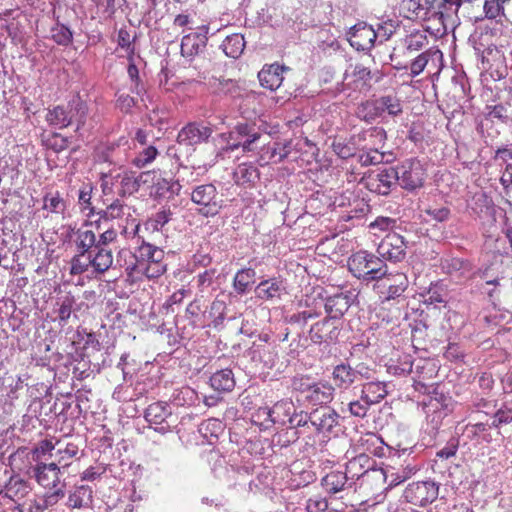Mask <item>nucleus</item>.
I'll return each mask as SVG.
<instances>
[{
    "mask_svg": "<svg viewBox=\"0 0 512 512\" xmlns=\"http://www.w3.org/2000/svg\"><path fill=\"white\" fill-rule=\"evenodd\" d=\"M397 183L406 190H415L423 185L424 169L419 160L408 159L395 167Z\"/></svg>",
    "mask_w": 512,
    "mask_h": 512,
    "instance_id": "5",
    "label": "nucleus"
},
{
    "mask_svg": "<svg viewBox=\"0 0 512 512\" xmlns=\"http://www.w3.org/2000/svg\"><path fill=\"white\" fill-rule=\"evenodd\" d=\"M158 253L160 254V259H164V251L162 249L143 239L139 247V256L136 257V262L152 263L156 260Z\"/></svg>",
    "mask_w": 512,
    "mask_h": 512,
    "instance_id": "41",
    "label": "nucleus"
},
{
    "mask_svg": "<svg viewBox=\"0 0 512 512\" xmlns=\"http://www.w3.org/2000/svg\"><path fill=\"white\" fill-rule=\"evenodd\" d=\"M339 334V322L329 317L314 323L309 330V337L315 344L333 343L337 340Z\"/></svg>",
    "mask_w": 512,
    "mask_h": 512,
    "instance_id": "11",
    "label": "nucleus"
},
{
    "mask_svg": "<svg viewBox=\"0 0 512 512\" xmlns=\"http://www.w3.org/2000/svg\"><path fill=\"white\" fill-rule=\"evenodd\" d=\"M288 70L289 68L279 64H271L264 67L258 73L261 86L270 90L278 89L284 80L283 72Z\"/></svg>",
    "mask_w": 512,
    "mask_h": 512,
    "instance_id": "22",
    "label": "nucleus"
},
{
    "mask_svg": "<svg viewBox=\"0 0 512 512\" xmlns=\"http://www.w3.org/2000/svg\"><path fill=\"white\" fill-rule=\"evenodd\" d=\"M503 0H483V10L485 17L495 19L500 15H504Z\"/></svg>",
    "mask_w": 512,
    "mask_h": 512,
    "instance_id": "52",
    "label": "nucleus"
},
{
    "mask_svg": "<svg viewBox=\"0 0 512 512\" xmlns=\"http://www.w3.org/2000/svg\"><path fill=\"white\" fill-rule=\"evenodd\" d=\"M445 6L446 0H402L400 11L407 19L427 22L426 30L444 34L447 30Z\"/></svg>",
    "mask_w": 512,
    "mask_h": 512,
    "instance_id": "1",
    "label": "nucleus"
},
{
    "mask_svg": "<svg viewBox=\"0 0 512 512\" xmlns=\"http://www.w3.org/2000/svg\"><path fill=\"white\" fill-rule=\"evenodd\" d=\"M233 179L238 185H251L259 179V172L253 164L242 163L235 169Z\"/></svg>",
    "mask_w": 512,
    "mask_h": 512,
    "instance_id": "36",
    "label": "nucleus"
},
{
    "mask_svg": "<svg viewBox=\"0 0 512 512\" xmlns=\"http://www.w3.org/2000/svg\"><path fill=\"white\" fill-rule=\"evenodd\" d=\"M380 438L374 433H365L362 434L355 444V450L359 452H364L365 454H376L377 449H381L380 447Z\"/></svg>",
    "mask_w": 512,
    "mask_h": 512,
    "instance_id": "40",
    "label": "nucleus"
},
{
    "mask_svg": "<svg viewBox=\"0 0 512 512\" xmlns=\"http://www.w3.org/2000/svg\"><path fill=\"white\" fill-rule=\"evenodd\" d=\"M65 497L64 485L56 487L35 498L29 504L28 512H45L57 505Z\"/></svg>",
    "mask_w": 512,
    "mask_h": 512,
    "instance_id": "20",
    "label": "nucleus"
},
{
    "mask_svg": "<svg viewBox=\"0 0 512 512\" xmlns=\"http://www.w3.org/2000/svg\"><path fill=\"white\" fill-rule=\"evenodd\" d=\"M347 473L340 470H333L321 479V486L328 494H337L351 486Z\"/></svg>",
    "mask_w": 512,
    "mask_h": 512,
    "instance_id": "25",
    "label": "nucleus"
},
{
    "mask_svg": "<svg viewBox=\"0 0 512 512\" xmlns=\"http://www.w3.org/2000/svg\"><path fill=\"white\" fill-rule=\"evenodd\" d=\"M348 41L358 51H366L373 48L376 41L374 28L364 22L357 23L348 32Z\"/></svg>",
    "mask_w": 512,
    "mask_h": 512,
    "instance_id": "14",
    "label": "nucleus"
},
{
    "mask_svg": "<svg viewBox=\"0 0 512 512\" xmlns=\"http://www.w3.org/2000/svg\"><path fill=\"white\" fill-rule=\"evenodd\" d=\"M386 385L383 382H368L362 387V399L366 400L370 405L379 403L387 396Z\"/></svg>",
    "mask_w": 512,
    "mask_h": 512,
    "instance_id": "34",
    "label": "nucleus"
},
{
    "mask_svg": "<svg viewBox=\"0 0 512 512\" xmlns=\"http://www.w3.org/2000/svg\"><path fill=\"white\" fill-rule=\"evenodd\" d=\"M93 502V490L89 485H75L69 491L66 506L70 509L89 508Z\"/></svg>",
    "mask_w": 512,
    "mask_h": 512,
    "instance_id": "21",
    "label": "nucleus"
},
{
    "mask_svg": "<svg viewBox=\"0 0 512 512\" xmlns=\"http://www.w3.org/2000/svg\"><path fill=\"white\" fill-rule=\"evenodd\" d=\"M74 303L75 299L70 295L65 296L61 300L58 308V320L61 325H65L69 320Z\"/></svg>",
    "mask_w": 512,
    "mask_h": 512,
    "instance_id": "50",
    "label": "nucleus"
},
{
    "mask_svg": "<svg viewBox=\"0 0 512 512\" xmlns=\"http://www.w3.org/2000/svg\"><path fill=\"white\" fill-rule=\"evenodd\" d=\"M427 45L428 37L425 31H414L405 38V47L411 53L417 52Z\"/></svg>",
    "mask_w": 512,
    "mask_h": 512,
    "instance_id": "44",
    "label": "nucleus"
},
{
    "mask_svg": "<svg viewBox=\"0 0 512 512\" xmlns=\"http://www.w3.org/2000/svg\"><path fill=\"white\" fill-rule=\"evenodd\" d=\"M158 151L154 146L145 147L133 160V163L138 168H143L155 160Z\"/></svg>",
    "mask_w": 512,
    "mask_h": 512,
    "instance_id": "51",
    "label": "nucleus"
},
{
    "mask_svg": "<svg viewBox=\"0 0 512 512\" xmlns=\"http://www.w3.org/2000/svg\"><path fill=\"white\" fill-rule=\"evenodd\" d=\"M77 246L81 249V252L89 253L91 250H94L95 246H100L99 243L96 244V236L93 231H78L77 237Z\"/></svg>",
    "mask_w": 512,
    "mask_h": 512,
    "instance_id": "49",
    "label": "nucleus"
},
{
    "mask_svg": "<svg viewBox=\"0 0 512 512\" xmlns=\"http://www.w3.org/2000/svg\"><path fill=\"white\" fill-rule=\"evenodd\" d=\"M370 406L371 405L361 397L360 400H355L349 403V411L351 415L363 418L366 416Z\"/></svg>",
    "mask_w": 512,
    "mask_h": 512,
    "instance_id": "60",
    "label": "nucleus"
},
{
    "mask_svg": "<svg viewBox=\"0 0 512 512\" xmlns=\"http://www.w3.org/2000/svg\"><path fill=\"white\" fill-rule=\"evenodd\" d=\"M289 426L291 428H312V426L310 425L309 414L303 411H300L299 413L295 411L291 417V420L289 421Z\"/></svg>",
    "mask_w": 512,
    "mask_h": 512,
    "instance_id": "61",
    "label": "nucleus"
},
{
    "mask_svg": "<svg viewBox=\"0 0 512 512\" xmlns=\"http://www.w3.org/2000/svg\"><path fill=\"white\" fill-rule=\"evenodd\" d=\"M154 180V174L152 172H143L139 176L134 177L125 175L116 177L117 193L120 196L132 195L137 192L142 184H146Z\"/></svg>",
    "mask_w": 512,
    "mask_h": 512,
    "instance_id": "18",
    "label": "nucleus"
},
{
    "mask_svg": "<svg viewBox=\"0 0 512 512\" xmlns=\"http://www.w3.org/2000/svg\"><path fill=\"white\" fill-rule=\"evenodd\" d=\"M224 53L231 58H238L244 51L245 40L243 35L235 33L227 36L222 43Z\"/></svg>",
    "mask_w": 512,
    "mask_h": 512,
    "instance_id": "39",
    "label": "nucleus"
},
{
    "mask_svg": "<svg viewBox=\"0 0 512 512\" xmlns=\"http://www.w3.org/2000/svg\"><path fill=\"white\" fill-rule=\"evenodd\" d=\"M371 80V71L362 64L351 66V70H346L344 76L346 84L354 89H362L368 86Z\"/></svg>",
    "mask_w": 512,
    "mask_h": 512,
    "instance_id": "28",
    "label": "nucleus"
},
{
    "mask_svg": "<svg viewBox=\"0 0 512 512\" xmlns=\"http://www.w3.org/2000/svg\"><path fill=\"white\" fill-rule=\"evenodd\" d=\"M172 415L171 407L167 402L157 401L150 404L145 410V419L150 425L162 426L166 423L167 418Z\"/></svg>",
    "mask_w": 512,
    "mask_h": 512,
    "instance_id": "26",
    "label": "nucleus"
},
{
    "mask_svg": "<svg viewBox=\"0 0 512 512\" xmlns=\"http://www.w3.org/2000/svg\"><path fill=\"white\" fill-rule=\"evenodd\" d=\"M395 30L396 26L392 21L378 24L377 29H374L376 40L378 39L380 43L387 41L395 33Z\"/></svg>",
    "mask_w": 512,
    "mask_h": 512,
    "instance_id": "57",
    "label": "nucleus"
},
{
    "mask_svg": "<svg viewBox=\"0 0 512 512\" xmlns=\"http://www.w3.org/2000/svg\"><path fill=\"white\" fill-rule=\"evenodd\" d=\"M31 491L32 485L29 481L21 478L19 475H12L5 484L4 493L0 492V495L18 502L28 496Z\"/></svg>",
    "mask_w": 512,
    "mask_h": 512,
    "instance_id": "19",
    "label": "nucleus"
},
{
    "mask_svg": "<svg viewBox=\"0 0 512 512\" xmlns=\"http://www.w3.org/2000/svg\"><path fill=\"white\" fill-rule=\"evenodd\" d=\"M52 38L60 45H68L72 41V32L64 25H57L52 30Z\"/></svg>",
    "mask_w": 512,
    "mask_h": 512,
    "instance_id": "55",
    "label": "nucleus"
},
{
    "mask_svg": "<svg viewBox=\"0 0 512 512\" xmlns=\"http://www.w3.org/2000/svg\"><path fill=\"white\" fill-rule=\"evenodd\" d=\"M381 104L383 108L393 116H396L402 112L401 103L398 99L392 96H385L381 98Z\"/></svg>",
    "mask_w": 512,
    "mask_h": 512,
    "instance_id": "62",
    "label": "nucleus"
},
{
    "mask_svg": "<svg viewBox=\"0 0 512 512\" xmlns=\"http://www.w3.org/2000/svg\"><path fill=\"white\" fill-rule=\"evenodd\" d=\"M377 252L390 261H401L406 255V244L403 236L396 232L388 233L378 244Z\"/></svg>",
    "mask_w": 512,
    "mask_h": 512,
    "instance_id": "10",
    "label": "nucleus"
},
{
    "mask_svg": "<svg viewBox=\"0 0 512 512\" xmlns=\"http://www.w3.org/2000/svg\"><path fill=\"white\" fill-rule=\"evenodd\" d=\"M332 379L336 387L347 389L354 383L356 372L349 365L340 364L334 368Z\"/></svg>",
    "mask_w": 512,
    "mask_h": 512,
    "instance_id": "35",
    "label": "nucleus"
},
{
    "mask_svg": "<svg viewBox=\"0 0 512 512\" xmlns=\"http://www.w3.org/2000/svg\"><path fill=\"white\" fill-rule=\"evenodd\" d=\"M421 216L427 222H444L449 220L450 210L444 206H430L421 210Z\"/></svg>",
    "mask_w": 512,
    "mask_h": 512,
    "instance_id": "45",
    "label": "nucleus"
},
{
    "mask_svg": "<svg viewBox=\"0 0 512 512\" xmlns=\"http://www.w3.org/2000/svg\"><path fill=\"white\" fill-rule=\"evenodd\" d=\"M256 272L251 268L238 271L234 277V288L239 293H244L254 283Z\"/></svg>",
    "mask_w": 512,
    "mask_h": 512,
    "instance_id": "43",
    "label": "nucleus"
},
{
    "mask_svg": "<svg viewBox=\"0 0 512 512\" xmlns=\"http://www.w3.org/2000/svg\"><path fill=\"white\" fill-rule=\"evenodd\" d=\"M326 294L324 308L328 315L327 317L339 322L340 318L351 306L355 295L352 291L344 290L343 288L333 294H328L326 291Z\"/></svg>",
    "mask_w": 512,
    "mask_h": 512,
    "instance_id": "8",
    "label": "nucleus"
},
{
    "mask_svg": "<svg viewBox=\"0 0 512 512\" xmlns=\"http://www.w3.org/2000/svg\"><path fill=\"white\" fill-rule=\"evenodd\" d=\"M135 104V99L129 94L117 93L116 107L122 112L129 113Z\"/></svg>",
    "mask_w": 512,
    "mask_h": 512,
    "instance_id": "63",
    "label": "nucleus"
},
{
    "mask_svg": "<svg viewBox=\"0 0 512 512\" xmlns=\"http://www.w3.org/2000/svg\"><path fill=\"white\" fill-rule=\"evenodd\" d=\"M128 76L131 80V87L130 90L132 93H135L137 95H141L144 92V86L140 81L139 78V71L136 65L133 62H130L128 69Z\"/></svg>",
    "mask_w": 512,
    "mask_h": 512,
    "instance_id": "54",
    "label": "nucleus"
},
{
    "mask_svg": "<svg viewBox=\"0 0 512 512\" xmlns=\"http://www.w3.org/2000/svg\"><path fill=\"white\" fill-rule=\"evenodd\" d=\"M68 114L71 118V124L73 122L77 123V129L85 124L86 117L88 114V106L85 101H83L80 97H74L68 103Z\"/></svg>",
    "mask_w": 512,
    "mask_h": 512,
    "instance_id": "37",
    "label": "nucleus"
},
{
    "mask_svg": "<svg viewBox=\"0 0 512 512\" xmlns=\"http://www.w3.org/2000/svg\"><path fill=\"white\" fill-rule=\"evenodd\" d=\"M91 267L90 253L81 252L80 254L73 257L71 261L70 273L72 275L82 274Z\"/></svg>",
    "mask_w": 512,
    "mask_h": 512,
    "instance_id": "48",
    "label": "nucleus"
},
{
    "mask_svg": "<svg viewBox=\"0 0 512 512\" xmlns=\"http://www.w3.org/2000/svg\"><path fill=\"white\" fill-rule=\"evenodd\" d=\"M207 43V37L201 33H190L182 38L181 54L192 60L203 51Z\"/></svg>",
    "mask_w": 512,
    "mask_h": 512,
    "instance_id": "27",
    "label": "nucleus"
},
{
    "mask_svg": "<svg viewBox=\"0 0 512 512\" xmlns=\"http://www.w3.org/2000/svg\"><path fill=\"white\" fill-rule=\"evenodd\" d=\"M334 388L331 385L313 384L307 394V400L313 405L328 404L333 400Z\"/></svg>",
    "mask_w": 512,
    "mask_h": 512,
    "instance_id": "33",
    "label": "nucleus"
},
{
    "mask_svg": "<svg viewBox=\"0 0 512 512\" xmlns=\"http://www.w3.org/2000/svg\"><path fill=\"white\" fill-rule=\"evenodd\" d=\"M396 183L397 172H395V167L379 169L366 179L367 188L379 195H388Z\"/></svg>",
    "mask_w": 512,
    "mask_h": 512,
    "instance_id": "12",
    "label": "nucleus"
},
{
    "mask_svg": "<svg viewBox=\"0 0 512 512\" xmlns=\"http://www.w3.org/2000/svg\"><path fill=\"white\" fill-rule=\"evenodd\" d=\"M260 139V134L253 132L247 124H239L229 133V140L224 151H234L242 147L243 151H253L254 144Z\"/></svg>",
    "mask_w": 512,
    "mask_h": 512,
    "instance_id": "9",
    "label": "nucleus"
},
{
    "mask_svg": "<svg viewBox=\"0 0 512 512\" xmlns=\"http://www.w3.org/2000/svg\"><path fill=\"white\" fill-rule=\"evenodd\" d=\"M431 51H425L418 55L411 63L410 70L413 77L423 72L429 61Z\"/></svg>",
    "mask_w": 512,
    "mask_h": 512,
    "instance_id": "58",
    "label": "nucleus"
},
{
    "mask_svg": "<svg viewBox=\"0 0 512 512\" xmlns=\"http://www.w3.org/2000/svg\"><path fill=\"white\" fill-rule=\"evenodd\" d=\"M284 291L283 281L275 277L261 281L255 289L256 297L265 301L280 299Z\"/></svg>",
    "mask_w": 512,
    "mask_h": 512,
    "instance_id": "24",
    "label": "nucleus"
},
{
    "mask_svg": "<svg viewBox=\"0 0 512 512\" xmlns=\"http://www.w3.org/2000/svg\"><path fill=\"white\" fill-rule=\"evenodd\" d=\"M211 387L218 392H229L235 386L234 374L231 369H221L210 377Z\"/></svg>",
    "mask_w": 512,
    "mask_h": 512,
    "instance_id": "32",
    "label": "nucleus"
},
{
    "mask_svg": "<svg viewBox=\"0 0 512 512\" xmlns=\"http://www.w3.org/2000/svg\"><path fill=\"white\" fill-rule=\"evenodd\" d=\"M374 281L373 288L384 301L396 299L408 286V279L404 273H387L386 269H382Z\"/></svg>",
    "mask_w": 512,
    "mask_h": 512,
    "instance_id": "3",
    "label": "nucleus"
},
{
    "mask_svg": "<svg viewBox=\"0 0 512 512\" xmlns=\"http://www.w3.org/2000/svg\"><path fill=\"white\" fill-rule=\"evenodd\" d=\"M46 120L50 125L59 129L65 128L71 124L68 110L62 106H56L50 110L46 116Z\"/></svg>",
    "mask_w": 512,
    "mask_h": 512,
    "instance_id": "42",
    "label": "nucleus"
},
{
    "mask_svg": "<svg viewBox=\"0 0 512 512\" xmlns=\"http://www.w3.org/2000/svg\"><path fill=\"white\" fill-rule=\"evenodd\" d=\"M31 452L26 447L18 448L9 456V465L13 471L29 473Z\"/></svg>",
    "mask_w": 512,
    "mask_h": 512,
    "instance_id": "38",
    "label": "nucleus"
},
{
    "mask_svg": "<svg viewBox=\"0 0 512 512\" xmlns=\"http://www.w3.org/2000/svg\"><path fill=\"white\" fill-rule=\"evenodd\" d=\"M217 196L218 193L213 184L199 185L191 192V200L201 206L199 212L206 217L219 213L221 205L217 201Z\"/></svg>",
    "mask_w": 512,
    "mask_h": 512,
    "instance_id": "6",
    "label": "nucleus"
},
{
    "mask_svg": "<svg viewBox=\"0 0 512 512\" xmlns=\"http://www.w3.org/2000/svg\"><path fill=\"white\" fill-rule=\"evenodd\" d=\"M272 412L269 407H260L252 414V422L261 430H267L273 426Z\"/></svg>",
    "mask_w": 512,
    "mask_h": 512,
    "instance_id": "47",
    "label": "nucleus"
},
{
    "mask_svg": "<svg viewBox=\"0 0 512 512\" xmlns=\"http://www.w3.org/2000/svg\"><path fill=\"white\" fill-rule=\"evenodd\" d=\"M310 425L318 435L324 437L339 427V415L330 408L315 409L309 414Z\"/></svg>",
    "mask_w": 512,
    "mask_h": 512,
    "instance_id": "7",
    "label": "nucleus"
},
{
    "mask_svg": "<svg viewBox=\"0 0 512 512\" xmlns=\"http://www.w3.org/2000/svg\"><path fill=\"white\" fill-rule=\"evenodd\" d=\"M328 509V501L325 497L315 495L310 497L306 502L307 512H326Z\"/></svg>",
    "mask_w": 512,
    "mask_h": 512,
    "instance_id": "56",
    "label": "nucleus"
},
{
    "mask_svg": "<svg viewBox=\"0 0 512 512\" xmlns=\"http://www.w3.org/2000/svg\"><path fill=\"white\" fill-rule=\"evenodd\" d=\"M181 185L177 181L158 177L153 181L150 195L155 198H170L179 193Z\"/></svg>",
    "mask_w": 512,
    "mask_h": 512,
    "instance_id": "31",
    "label": "nucleus"
},
{
    "mask_svg": "<svg viewBox=\"0 0 512 512\" xmlns=\"http://www.w3.org/2000/svg\"><path fill=\"white\" fill-rule=\"evenodd\" d=\"M91 194L92 186L89 183L83 184L78 191L79 205L81 206L83 212L88 210L86 213L87 216H90L93 212V209L90 207Z\"/></svg>",
    "mask_w": 512,
    "mask_h": 512,
    "instance_id": "53",
    "label": "nucleus"
},
{
    "mask_svg": "<svg viewBox=\"0 0 512 512\" xmlns=\"http://www.w3.org/2000/svg\"><path fill=\"white\" fill-rule=\"evenodd\" d=\"M33 477L36 482L47 490L59 487L61 482V470L58 464L39 462L32 467Z\"/></svg>",
    "mask_w": 512,
    "mask_h": 512,
    "instance_id": "13",
    "label": "nucleus"
},
{
    "mask_svg": "<svg viewBox=\"0 0 512 512\" xmlns=\"http://www.w3.org/2000/svg\"><path fill=\"white\" fill-rule=\"evenodd\" d=\"M212 134L210 127L200 123H189L178 133L177 142L186 146H193L205 142Z\"/></svg>",
    "mask_w": 512,
    "mask_h": 512,
    "instance_id": "15",
    "label": "nucleus"
},
{
    "mask_svg": "<svg viewBox=\"0 0 512 512\" xmlns=\"http://www.w3.org/2000/svg\"><path fill=\"white\" fill-rule=\"evenodd\" d=\"M510 422H512V409L505 407V408L499 409L495 413L494 420L492 422V426L495 428H498L502 424H508Z\"/></svg>",
    "mask_w": 512,
    "mask_h": 512,
    "instance_id": "64",
    "label": "nucleus"
},
{
    "mask_svg": "<svg viewBox=\"0 0 512 512\" xmlns=\"http://www.w3.org/2000/svg\"><path fill=\"white\" fill-rule=\"evenodd\" d=\"M167 270L164 259H160V254L156 255V260L152 263L135 262L132 266L126 268L128 277L137 278L138 274H143L148 279L161 277Z\"/></svg>",
    "mask_w": 512,
    "mask_h": 512,
    "instance_id": "16",
    "label": "nucleus"
},
{
    "mask_svg": "<svg viewBox=\"0 0 512 512\" xmlns=\"http://www.w3.org/2000/svg\"><path fill=\"white\" fill-rule=\"evenodd\" d=\"M383 267L380 258L366 251L356 252L348 259V269L358 279L375 280Z\"/></svg>",
    "mask_w": 512,
    "mask_h": 512,
    "instance_id": "2",
    "label": "nucleus"
},
{
    "mask_svg": "<svg viewBox=\"0 0 512 512\" xmlns=\"http://www.w3.org/2000/svg\"><path fill=\"white\" fill-rule=\"evenodd\" d=\"M439 494V486L433 481H417L410 483L403 492L407 503L415 506H426L434 502Z\"/></svg>",
    "mask_w": 512,
    "mask_h": 512,
    "instance_id": "4",
    "label": "nucleus"
},
{
    "mask_svg": "<svg viewBox=\"0 0 512 512\" xmlns=\"http://www.w3.org/2000/svg\"><path fill=\"white\" fill-rule=\"evenodd\" d=\"M321 315V311H317L315 309L303 310L298 313H295L291 316L290 321L292 323L304 325L308 320L317 318Z\"/></svg>",
    "mask_w": 512,
    "mask_h": 512,
    "instance_id": "59",
    "label": "nucleus"
},
{
    "mask_svg": "<svg viewBox=\"0 0 512 512\" xmlns=\"http://www.w3.org/2000/svg\"><path fill=\"white\" fill-rule=\"evenodd\" d=\"M295 409V405L290 399H283L276 402L271 408L273 425L289 424Z\"/></svg>",
    "mask_w": 512,
    "mask_h": 512,
    "instance_id": "30",
    "label": "nucleus"
},
{
    "mask_svg": "<svg viewBox=\"0 0 512 512\" xmlns=\"http://www.w3.org/2000/svg\"><path fill=\"white\" fill-rule=\"evenodd\" d=\"M452 402V398L449 395L434 389L427 400L423 402V407L427 414L439 413L440 415H447L452 409Z\"/></svg>",
    "mask_w": 512,
    "mask_h": 512,
    "instance_id": "23",
    "label": "nucleus"
},
{
    "mask_svg": "<svg viewBox=\"0 0 512 512\" xmlns=\"http://www.w3.org/2000/svg\"><path fill=\"white\" fill-rule=\"evenodd\" d=\"M374 464L375 461L368 454L359 452L346 463V470L344 472L347 473L351 484H353L355 480H358L371 470Z\"/></svg>",
    "mask_w": 512,
    "mask_h": 512,
    "instance_id": "17",
    "label": "nucleus"
},
{
    "mask_svg": "<svg viewBox=\"0 0 512 512\" xmlns=\"http://www.w3.org/2000/svg\"><path fill=\"white\" fill-rule=\"evenodd\" d=\"M43 208L56 215V218H51L52 221H58L64 212L65 203L59 195H47L44 198Z\"/></svg>",
    "mask_w": 512,
    "mask_h": 512,
    "instance_id": "46",
    "label": "nucleus"
},
{
    "mask_svg": "<svg viewBox=\"0 0 512 512\" xmlns=\"http://www.w3.org/2000/svg\"><path fill=\"white\" fill-rule=\"evenodd\" d=\"M91 267L96 273L106 272L113 263V255L111 250L106 248L95 246L94 250L90 252Z\"/></svg>",
    "mask_w": 512,
    "mask_h": 512,
    "instance_id": "29",
    "label": "nucleus"
}]
</instances>
